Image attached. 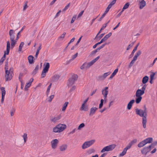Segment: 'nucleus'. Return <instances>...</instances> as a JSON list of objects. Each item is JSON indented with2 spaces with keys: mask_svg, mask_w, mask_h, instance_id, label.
Segmentation results:
<instances>
[{
  "mask_svg": "<svg viewBox=\"0 0 157 157\" xmlns=\"http://www.w3.org/2000/svg\"><path fill=\"white\" fill-rule=\"evenodd\" d=\"M54 95H51L50 96V97H49V98H48V101H49V102H51L52 101V99L54 98Z\"/></svg>",
  "mask_w": 157,
  "mask_h": 157,
  "instance_id": "nucleus-44",
  "label": "nucleus"
},
{
  "mask_svg": "<svg viewBox=\"0 0 157 157\" xmlns=\"http://www.w3.org/2000/svg\"><path fill=\"white\" fill-rule=\"evenodd\" d=\"M78 78V76L76 75H74L69 79L67 85L69 86H71L75 83Z\"/></svg>",
  "mask_w": 157,
  "mask_h": 157,
  "instance_id": "nucleus-9",
  "label": "nucleus"
},
{
  "mask_svg": "<svg viewBox=\"0 0 157 157\" xmlns=\"http://www.w3.org/2000/svg\"><path fill=\"white\" fill-rule=\"evenodd\" d=\"M136 102L137 104H139L141 101L142 99V97H136Z\"/></svg>",
  "mask_w": 157,
  "mask_h": 157,
  "instance_id": "nucleus-32",
  "label": "nucleus"
},
{
  "mask_svg": "<svg viewBox=\"0 0 157 157\" xmlns=\"http://www.w3.org/2000/svg\"><path fill=\"white\" fill-rule=\"evenodd\" d=\"M130 4V3H129V2H127L124 5V6L123 8V9H122V10H123V11H124L125 10V9H127L129 5Z\"/></svg>",
  "mask_w": 157,
  "mask_h": 157,
  "instance_id": "nucleus-33",
  "label": "nucleus"
},
{
  "mask_svg": "<svg viewBox=\"0 0 157 157\" xmlns=\"http://www.w3.org/2000/svg\"><path fill=\"white\" fill-rule=\"evenodd\" d=\"M33 58L34 57L31 55L29 56L28 57V60H29V63L32 64L33 63Z\"/></svg>",
  "mask_w": 157,
  "mask_h": 157,
  "instance_id": "nucleus-27",
  "label": "nucleus"
},
{
  "mask_svg": "<svg viewBox=\"0 0 157 157\" xmlns=\"http://www.w3.org/2000/svg\"><path fill=\"white\" fill-rule=\"evenodd\" d=\"M135 102V100L133 99L131 100L128 103L127 108L128 109L130 110L132 108L133 104Z\"/></svg>",
  "mask_w": 157,
  "mask_h": 157,
  "instance_id": "nucleus-24",
  "label": "nucleus"
},
{
  "mask_svg": "<svg viewBox=\"0 0 157 157\" xmlns=\"http://www.w3.org/2000/svg\"><path fill=\"white\" fill-rule=\"evenodd\" d=\"M61 10H59L56 14V16H55V18H56V17H57L59 15V14H60V13H61Z\"/></svg>",
  "mask_w": 157,
  "mask_h": 157,
  "instance_id": "nucleus-63",
  "label": "nucleus"
},
{
  "mask_svg": "<svg viewBox=\"0 0 157 157\" xmlns=\"http://www.w3.org/2000/svg\"><path fill=\"white\" fill-rule=\"evenodd\" d=\"M139 2V8L142 9L146 5V2L144 0H138Z\"/></svg>",
  "mask_w": 157,
  "mask_h": 157,
  "instance_id": "nucleus-16",
  "label": "nucleus"
},
{
  "mask_svg": "<svg viewBox=\"0 0 157 157\" xmlns=\"http://www.w3.org/2000/svg\"><path fill=\"white\" fill-rule=\"evenodd\" d=\"M124 11H123L122 10L117 15V17H119L122 14V12Z\"/></svg>",
  "mask_w": 157,
  "mask_h": 157,
  "instance_id": "nucleus-64",
  "label": "nucleus"
},
{
  "mask_svg": "<svg viewBox=\"0 0 157 157\" xmlns=\"http://www.w3.org/2000/svg\"><path fill=\"white\" fill-rule=\"evenodd\" d=\"M150 78L154 79V77L155 75H157V71H156L155 72H150Z\"/></svg>",
  "mask_w": 157,
  "mask_h": 157,
  "instance_id": "nucleus-30",
  "label": "nucleus"
},
{
  "mask_svg": "<svg viewBox=\"0 0 157 157\" xmlns=\"http://www.w3.org/2000/svg\"><path fill=\"white\" fill-rule=\"evenodd\" d=\"M152 144L148 147H145L141 150V152L142 154L146 155L151 150Z\"/></svg>",
  "mask_w": 157,
  "mask_h": 157,
  "instance_id": "nucleus-12",
  "label": "nucleus"
},
{
  "mask_svg": "<svg viewBox=\"0 0 157 157\" xmlns=\"http://www.w3.org/2000/svg\"><path fill=\"white\" fill-rule=\"evenodd\" d=\"M99 50L98 48L96 49L95 50H94V51H93L91 53L92 54H94L96 53L98 51H99Z\"/></svg>",
  "mask_w": 157,
  "mask_h": 157,
  "instance_id": "nucleus-56",
  "label": "nucleus"
},
{
  "mask_svg": "<svg viewBox=\"0 0 157 157\" xmlns=\"http://www.w3.org/2000/svg\"><path fill=\"white\" fill-rule=\"evenodd\" d=\"M27 2H26L24 5V8H23V10H25V9H26V8H27Z\"/></svg>",
  "mask_w": 157,
  "mask_h": 157,
  "instance_id": "nucleus-61",
  "label": "nucleus"
},
{
  "mask_svg": "<svg viewBox=\"0 0 157 157\" xmlns=\"http://www.w3.org/2000/svg\"><path fill=\"white\" fill-rule=\"evenodd\" d=\"M117 0H113L110 3V4H109V5L110 6H112L116 2V1Z\"/></svg>",
  "mask_w": 157,
  "mask_h": 157,
  "instance_id": "nucleus-50",
  "label": "nucleus"
},
{
  "mask_svg": "<svg viewBox=\"0 0 157 157\" xmlns=\"http://www.w3.org/2000/svg\"><path fill=\"white\" fill-rule=\"evenodd\" d=\"M85 126V124L83 123H81L78 126V129L79 130H80L81 129L83 128Z\"/></svg>",
  "mask_w": 157,
  "mask_h": 157,
  "instance_id": "nucleus-42",
  "label": "nucleus"
},
{
  "mask_svg": "<svg viewBox=\"0 0 157 157\" xmlns=\"http://www.w3.org/2000/svg\"><path fill=\"white\" fill-rule=\"evenodd\" d=\"M59 142V140L57 139L52 140L51 142V144L52 148L53 149H56L58 146Z\"/></svg>",
  "mask_w": 157,
  "mask_h": 157,
  "instance_id": "nucleus-14",
  "label": "nucleus"
},
{
  "mask_svg": "<svg viewBox=\"0 0 157 157\" xmlns=\"http://www.w3.org/2000/svg\"><path fill=\"white\" fill-rule=\"evenodd\" d=\"M78 55V53H77L75 54L72 56L71 57V59L72 60H73L74 59H75L77 57Z\"/></svg>",
  "mask_w": 157,
  "mask_h": 157,
  "instance_id": "nucleus-53",
  "label": "nucleus"
},
{
  "mask_svg": "<svg viewBox=\"0 0 157 157\" xmlns=\"http://www.w3.org/2000/svg\"><path fill=\"white\" fill-rule=\"evenodd\" d=\"M132 146L128 144L124 148L127 151L128 150L130 149Z\"/></svg>",
  "mask_w": 157,
  "mask_h": 157,
  "instance_id": "nucleus-47",
  "label": "nucleus"
},
{
  "mask_svg": "<svg viewBox=\"0 0 157 157\" xmlns=\"http://www.w3.org/2000/svg\"><path fill=\"white\" fill-rule=\"evenodd\" d=\"M146 85L145 84L142 88L141 89H138L136 91V97H141L145 93V90L146 87Z\"/></svg>",
  "mask_w": 157,
  "mask_h": 157,
  "instance_id": "nucleus-7",
  "label": "nucleus"
},
{
  "mask_svg": "<svg viewBox=\"0 0 157 157\" xmlns=\"http://www.w3.org/2000/svg\"><path fill=\"white\" fill-rule=\"evenodd\" d=\"M100 58V56H98L96 58L93 59L90 62L88 63V65L90 67L91 66H92L96 61H97Z\"/></svg>",
  "mask_w": 157,
  "mask_h": 157,
  "instance_id": "nucleus-22",
  "label": "nucleus"
},
{
  "mask_svg": "<svg viewBox=\"0 0 157 157\" xmlns=\"http://www.w3.org/2000/svg\"><path fill=\"white\" fill-rule=\"evenodd\" d=\"M95 152V150L93 149H91L88 151V153L89 154H91Z\"/></svg>",
  "mask_w": 157,
  "mask_h": 157,
  "instance_id": "nucleus-46",
  "label": "nucleus"
},
{
  "mask_svg": "<svg viewBox=\"0 0 157 157\" xmlns=\"http://www.w3.org/2000/svg\"><path fill=\"white\" fill-rule=\"evenodd\" d=\"M66 34L65 33H64L63 34H62L59 37V39H63L64 38L65 36V35Z\"/></svg>",
  "mask_w": 157,
  "mask_h": 157,
  "instance_id": "nucleus-58",
  "label": "nucleus"
},
{
  "mask_svg": "<svg viewBox=\"0 0 157 157\" xmlns=\"http://www.w3.org/2000/svg\"><path fill=\"white\" fill-rule=\"evenodd\" d=\"M21 30L18 32H16V30H10L9 31V35L10 39L15 38V36H18Z\"/></svg>",
  "mask_w": 157,
  "mask_h": 157,
  "instance_id": "nucleus-11",
  "label": "nucleus"
},
{
  "mask_svg": "<svg viewBox=\"0 0 157 157\" xmlns=\"http://www.w3.org/2000/svg\"><path fill=\"white\" fill-rule=\"evenodd\" d=\"M137 50L136 48H134L131 54L130 55V57H132L133 56V54Z\"/></svg>",
  "mask_w": 157,
  "mask_h": 157,
  "instance_id": "nucleus-48",
  "label": "nucleus"
},
{
  "mask_svg": "<svg viewBox=\"0 0 157 157\" xmlns=\"http://www.w3.org/2000/svg\"><path fill=\"white\" fill-rule=\"evenodd\" d=\"M135 61L133 60H132L131 61L129 65H128V67L129 68H130L133 65V64L135 63Z\"/></svg>",
  "mask_w": 157,
  "mask_h": 157,
  "instance_id": "nucleus-45",
  "label": "nucleus"
},
{
  "mask_svg": "<svg viewBox=\"0 0 157 157\" xmlns=\"http://www.w3.org/2000/svg\"><path fill=\"white\" fill-rule=\"evenodd\" d=\"M61 118V116L58 115L56 117H52L51 118V121L54 123H56Z\"/></svg>",
  "mask_w": 157,
  "mask_h": 157,
  "instance_id": "nucleus-17",
  "label": "nucleus"
},
{
  "mask_svg": "<svg viewBox=\"0 0 157 157\" xmlns=\"http://www.w3.org/2000/svg\"><path fill=\"white\" fill-rule=\"evenodd\" d=\"M52 85V83H51L49 86H48V88H47V95H48L49 94V91H50V89L51 88V86Z\"/></svg>",
  "mask_w": 157,
  "mask_h": 157,
  "instance_id": "nucleus-40",
  "label": "nucleus"
},
{
  "mask_svg": "<svg viewBox=\"0 0 157 157\" xmlns=\"http://www.w3.org/2000/svg\"><path fill=\"white\" fill-rule=\"evenodd\" d=\"M134 43L133 42H132L127 47V50H129L130 48H131L134 45Z\"/></svg>",
  "mask_w": 157,
  "mask_h": 157,
  "instance_id": "nucleus-43",
  "label": "nucleus"
},
{
  "mask_svg": "<svg viewBox=\"0 0 157 157\" xmlns=\"http://www.w3.org/2000/svg\"><path fill=\"white\" fill-rule=\"evenodd\" d=\"M90 68L88 63H84L80 67V69L82 70L87 69Z\"/></svg>",
  "mask_w": 157,
  "mask_h": 157,
  "instance_id": "nucleus-23",
  "label": "nucleus"
},
{
  "mask_svg": "<svg viewBox=\"0 0 157 157\" xmlns=\"http://www.w3.org/2000/svg\"><path fill=\"white\" fill-rule=\"evenodd\" d=\"M76 16L75 15H74V16H73V17H72V18L71 20V23H72L74 22V21H75V20L76 19Z\"/></svg>",
  "mask_w": 157,
  "mask_h": 157,
  "instance_id": "nucleus-55",
  "label": "nucleus"
},
{
  "mask_svg": "<svg viewBox=\"0 0 157 157\" xmlns=\"http://www.w3.org/2000/svg\"><path fill=\"white\" fill-rule=\"evenodd\" d=\"M22 136L24 140V143H25L26 142L28 139L27 134L25 133H24Z\"/></svg>",
  "mask_w": 157,
  "mask_h": 157,
  "instance_id": "nucleus-28",
  "label": "nucleus"
},
{
  "mask_svg": "<svg viewBox=\"0 0 157 157\" xmlns=\"http://www.w3.org/2000/svg\"><path fill=\"white\" fill-rule=\"evenodd\" d=\"M109 21L107 23L103 25L102 26V27L100 29H104L107 26V24L109 22Z\"/></svg>",
  "mask_w": 157,
  "mask_h": 157,
  "instance_id": "nucleus-49",
  "label": "nucleus"
},
{
  "mask_svg": "<svg viewBox=\"0 0 157 157\" xmlns=\"http://www.w3.org/2000/svg\"><path fill=\"white\" fill-rule=\"evenodd\" d=\"M97 109L98 108L95 107L91 108L90 110V115H94Z\"/></svg>",
  "mask_w": 157,
  "mask_h": 157,
  "instance_id": "nucleus-25",
  "label": "nucleus"
},
{
  "mask_svg": "<svg viewBox=\"0 0 157 157\" xmlns=\"http://www.w3.org/2000/svg\"><path fill=\"white\" fill-rule=\"evenodd\" d=\"M1 91L2 92L1 102L3 103L4 101L5 96L6 94V91L5 90V88L3 87H1Z\"/></svg>",
  "mask_w": 157,
  "mask_h": 157,
  "instance_id": "nucleus-19",
  "label": "nucleus"
},
{
  "mask_svg": "<svg viewBox=\"0 0 157 157\" xmlns=\"http://www.w3.org/2000/svg\"><path fill=\"white\" fill-rule=\"evenodd\" d=\"M106 43H105L102 44L101 46L98 47V48L100 50L101 49L103 48L106 45Z\"/></svg>",
  "mask_w": 157,
  "mask_h": 157,
  "instance_id": "nucleus-59",
  "label": "nucleus"
},
{
  "mask_svg": "<svg viewBox=\"0 0 157 157\" xmlns=\"http://www.w3.org/2000/svg\"><path fill=\"white\" fill-rule=\"evenodd\" d=\"M111 33H109L108 34L106 35L104 38L106 40L109 37L111 36Z\"/></svg>",
  "mask_w": 157,
  "mask_h": 157,
  "instance_id": "nucleus-39",
  "label": "nucleus"
},
{
  "mask_svg": "<svg viewBox=\"0 0 157 157\" xmlns=\"http://www.w3.org/2000/svg\"><path fill=\"white\" fill-rule=\"evenodd\" d=\"M19 37L17 36L16 38L10 39L11 48H13L16 44Z\"/></svg>",
  "mask_w": 157,
  "mask_h": 157,
  "instance_id": "nucleus-15",
  "label": "nucleus"
},
{
  "mask_svg": "<svg viewBox=\"0 0 157 157\" xmlns=\"http://www.w3.org/2000/svg\"><path fill=\"white\" fill-rule=\"evenodd\" d=\"M67 146L66 144H63L59 146V149L60 151L63 152L67 150Z\"/></svg>",
  "mask_w": 157,
  "mask_h": 157,
  "instance_id": "nucleus-21",
  "label": "nucleus"
},
{
  "mask_svg": "<svg viewBox=\"0 0 157 157\" xmlns=\"http://www.w3.org/2000/svg\"><path fill=\"white\" fill-rule=\"evenodd\" d=\"M116 146V145L114 144H113L105 147L102 149L101 151V153H103L106 151H112L115 147Z\"/></svg>",
  "mask_w": 157,
  "mask_h": 157,
  "instance_id": "nucleus-8",
  "label": "nucleus"
},
{
  "mask_svg": "<svg viewBox=\"0 0 157 157\" xmlns=\"http://www.w3.org/2000/svg\"><path fill=\"white\" fill-rule=\"evenodd\" d=\"M70 3H69L68 5H67V6H66L65 7H64V8L63 9V11H66V10H67L69 7V6H70Z\"/></svg>",
  "mask_w": 157,
  "mask_h": 157,
  "instance_id": "nucleus-51",
  "label": "nucleus"
},
{
  "mask_svg": "<svg viewBox=\"0 0 157 157\" xmlns=\"http://www.w3.org/2000/svg\"><path fill=\"white\" fill-rule=\"evenodd\" d=\"M33 78H31L30 79L29 82L26 83V85H25L24 88V90H28V88L31 86L32 83L33 82Z\"/></svg>",
  "mask_w": 157,
  "mask_h": 157,
  "instance_id": "nucleus-20",
  "label": "nucleus"
},
{
  "mask_svg": "<svg viewBox=\"0 0 157 157\" xmlns=\"http://www.w3.org/2000/svg\"><path fill=\"white\" fill-rule=\"evenodd\" d=\"M24 43L23 42H21L19 46V51H21V50H22V47L24 45Z\"/></svg>",
  "mask_w": 157,
  "mask_h": 157,
  "instance_id": "nucleus-38",
  "label": "nucleus"
},
{
  "mask_svg": "<svg viewBox=\"0 0 157 157\" xmlns=\"http://www.w3.org/2000/svg\"><path fill=\"white\" fill-rule=\"evenodd\" d=\"M137 140L136 139H134L130 141L129 144L132 146L134 144L136 143Z\"/></svg>",
  "mask_w": 157,
  "mask_h": 157,
  "instance_id": "nucleus-31",
  "label": "nucleus"
},
{
  "mask_svg": "<svg viewBox=\"0 0 157 157\" xmlns=\"http://www.w3.org/2000/svg\"><path fill=\"white\" fill-rule=\"evenodd\" d=\"M6 75L5 78L6 81H8L11 80L13 76V69L12 67L8 70L6 67L5 68Z\"/></svg>",
  "mask_w": 157,
  "mask_h": 157,
  "instance_id": "nucleus-2",
  "label": "nucleus"
},
{
  "mask_svg": "<svg viewBox=\"0 0 157 157\" xmlns=\"http://www.w3.org/2000/svg\"><path fill=\"white\" fill-rule=\"evenodd\" d=\"M68 104L69 102L68 101H66L64 103L62 109V111L64 112L65 111Z\"/></svg>",
  "mask_w": 157,
  "mask_h": 157,
  "instance_id": "nucleus-26",
  "label": "nucleus"
},
{
  "mask_svg": "<svg viewBox=\"0 0 157 157\" xmlns=\"http://www.w3.org/2000/svg\"><path fill=\"white\" fill-rule=\"evenodd\" d=\"M10 49V43L9 41H8L7 42L6 51H5V54L3 55V56L0 60V66L2 64L3 61L5 60L6 58V55H8L9 54Z\"/></svg>",
  "mask_w": 157,
  "mask_h": 157,
  "instance_id": "nucleus-4",
  "label": "nucleus"
},
{
  "mask_svg": "<svg viewBox=\"0 0 157 157\" xmlns=\"http://www.w3.org/2000/svg\"><path fill=\"white\" fill-rule=\"evenodd\" d=\"M141 52L140 51H139L136 53L135 56H136L137 57H138L140 55H141Z\"/></svg>",
  "mask_w": 157,
  "mask_h": 157,
  "instance_id": "nucleus-54",
  "label": "nucleus"
},
{
  "mask_svg": "<svg viewBox=\"0 0 157 157\" xmlns=\"http://www.w3.org/2000/svg\"><path fill=\"white\" fill-rule=\"evenodd\" d=\"M102 94L103 96L104 101L106 102L107 98L108 93V87H105L101 91Z\"/></svg>",
  "mask_w": 157,
  "mask_h": 157,
  "instance_id": "nucleus-13",
  "label": "nucleus"
},
{
  "mask_svg": "<svg viewBox=\"0 0 157 157\" xmlns=\"http://www.w3.org/2000/svg\"><path fill=\"white\" fill-rule=\"evenodd\" d=\"M112 7L111 6L109 5L107 8H106L105 12V13H107L109 11L110 9Z\"/></svg>",
  "mask_w": 157,
  "mask_h": 157,
  "instance_id": "nucleus-52",
  "label": "nucleus"
},
{
  "mask_svg": "<svg viewBox=\"0 0 157 157\" xmlns=\"http://www.w3.org/2000/svg\"><path fill=\"white\" fill-rule=\"evenodd\" d=\"M152 140L153 139L152 138H147L139 143L138 145V146L139 147H141L147 144H150L151 143Z\"/></svg>",
  "mask_w": 157,
  "mask_h": 157,
  "instance_id": "nucleus-5",
  "label": "nucleus"
},
{
  "mask_svg": "<svg viewBox=\"0 0 157 157\" xmlns=\"http://www.w3.org/2000/svg\"><path fill=\"white\" fill-rule=\"evenodd\" d=\"M111 73V72L110 71L105 73L103 75L99 76L98 78L99 79L101 80H103L105 79Z\"/></svg>",
  "mask_w": 157,
  "mask_h": 157,
  "instance_id": "nucleus-18",
  "label": "nucleus"
},
{
  "mask_svg": "<svg viewBox=\"0 0 157 157\" xmlns=\"http://www.w3.org/2000/svg\"><path fill=\"white\" fill-rule=\"evenodd\" d=\"M67 128V126L64 124H59L54 127L52 131L55 133H60L62 132Z\"/></svg>",
  "mask_w": 157,
  "mask_h": 157,
  "instance_id": "nucleus-3",
  "label": "nucleus"
},
{
  "mask_svg": "<svg viewBox=\"0 0 157 157\" xmlns=\"http://www.w3.org/2000/svg\"><path fill=\"white\" fill-rule=\"evenodd\" d=\"M41 44H40L38 48L37 49V51L36 52V54L35 55V57L36 58H37V57L38 55L39 54L40 50L41 49Z\"/></svg>",
  "mask_w": 157,
  "mask_h": 157,
  "instance_id": "nucleus-34",
  "label": "nucleus"
},
{
  "mask_svg": "<svg viewBox=\"0 0 157 157\" xmlns=\"http://www.w3.org/2000/svg\"><path fill=\"white\" fill-rule=\"evenodd\" d=\"M136 114L142 117V123L143 128L145 129L146 128V124L147 123V109L145 105L144 106V110L139 109L136 108L135 109Z\"/></svg>",
  "mask_w": 157,
  "mask_h": 157,
  "instance_id": "nucleus-1",
  "label": "nucleus"
},
{
  "mask_svg": "<svg viewBox=\"0 0 157 157\" xmlns=\"http://www.w3.org/2000/svg\"><path fill=\"white\" fill-rule=\"evenodd\" d=\"M84 12V10H82L78 14V18L79 17H80L83 14Z\"/></svg>",
  "mask_w": 157,
  "mask_h": 157,
  "instance_id": "nucleus-62",
  "label": "nucleus"
},
{
  "mask_svg": "<svg viewBox=\"0 0 157 157\" xmlns=\"http://www.w3.org/2000/svg\"><path fill=\"white\" fill-rule=\"evenodd\" d=\"M118 68L116 69L112 73V74L113 75H116L117 73L118 72Z\"/></svg>",
  "mask_w": 157,
  "mask_h": 157,
  "instance_id": "nucleus-60",
  "label": "nucleus"
},
{
  "mask_svg": "<svg viewBox=\"0 0 157 157\" xmlns=\"http://www.w3.org/2000/svg\"><path fill=\"white\" fill-rule=\"evenodd\" d=\"M95 140H89L85 142L82 146V148L83 149H86L93 145L95 142Z\"/></svg>",
  "mask_w": 157,
  "mask_h": 157,
  "instance_id": "nucleus-6",
  "label": "nucleus"
},
{
  "mask_svg": "<svg viewBox=\"0 0 157 157\" xmlns=\"http://www.w3.org/2000/svg\"><path fill=\"white\" fill-rule=\"evenodd\" d=\"M81 110H84L85 111H87V108L86 107L85 105V104L83 103L82 104L81 107Z\"/></svg>",
  "mask_w": 157,
  "mask_h": 157,
  "instance_id": "nucleus-35",
  "label": "nucleus"
},
{
  "mask_svg": "<svg viewBox=\"0 0 157 157\" xmlns=\"http://www.w3.org/2000/svg\"><path fill=\"white\" fill-rule=\"evenodd\" d=\"M106 40L103 37L101 40L99 42H98V44H101L102 43L104 42Z\"/></svg>",
  "mask_w": 157,
  "mask_h": 157,
  "instance_id": "nucleus-57",
  "label": "nucleus"
},
{
  "mask_svg": "<svg viewBox=\"0 0 157 157\" xmlns=\"http://www.w3.org/2000/svg\"><path fill=\"white\" fill-rule=\"evenodd\" d=\"M148 80V77L147 76H144L142 79V83L144 84L146 83Z\"/></svg>",
  "mask_w": 157,
  "mask_h": 157,
  "instance_id": "nucleus-29",
  "label": "nucleus"
},
{
  "mask_svg": "<svg viewBox=\"0 0 157 157\" xmlns=\"http://www.w3.org/2000/svg\"><path fill=\"white\" fill-rule=\"evenodd\" d=\"M19 78L21 83V89H23L24 86V83L23 82V80L21 79L20 78V77H19Z\"/></svg>",
  "mask_w": 157,
  "mask_h": 157,
  "instance_id": "nucleus-41",
  "label": "nucleus"
},
{
  "mask_svg": "<svg viewBox=\"0 0 157 157\" xmlns=\"http://www.w3.org/2000/svg\"><path fill=\"white\" fill-rule=\"evenodd\" d=\"M104 101V99H101L100 101V103L99 105V108L100 109L102 107L103 105Z\"/></svg>",
  "mask_w": 157,
  "mask_h": 157,
  "instance_id": "nucleus-37",
  "label": "nucleus"
},
{
  "mask_svg": "<svg viewBox=\"0 0 157 157\" xmlns=\"http://www.w3.org/2000/svg\"><path fill=\"white\" fill-rule=\"evenodd\" d=\"M127 151L124 148L122 152L120 154L119 156H124L126 154Z\"/></svg>",
  "mask_w": 157,
  "mask_h": 157,
  "instance_id": "nucleus-36",
  "label": "nucleus"
},
{
  "mask_svg": "<svg viewBox=\"0 0 157 157\" xmlns=\"http://www.w3.org/2000/svg\"><path fill=\"white\" fill-rule=\"evenodd\" d=\"M50 67V64L49 63H46V65L44 67V68L43 69L41 75V77L42 78H44L46 75V73L48 71Z\"/></svg>",
  "mask_w": 157,
  "mask_h": 157,
  "instance_id": "nucleus-10",
  "label": "nucleus"
}]
</instances>
